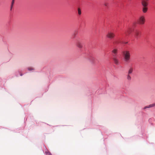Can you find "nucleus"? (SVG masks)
<instances>
[{"label": "nucleus", "instance_id": "obj_8", "mask_svg": "<svg viewBox=\"0 0 155 155\" xmlns=\"http://www.w3.org/2000/svg\"><path fill=\"white\" fill-rule=\"evenodd\" d=\"M131 29L130 28H129L126 31L125 33L126 34H129L131 32Z\"/></svg>", "mask_w": 155, "mask_h": 155}, {"label": "nucleus", "instance_id": "obj_19", "mask_svg": "<svg viewBox=\"0 0 155 155\" xmlns=\"http://www.w3.org/2000/svg\"><path fill=\"white\" fill-rule=\"evenodd\" d=\"M127 42H126L125 43V44H127Z\"/></svg>", "mask_w": 155, "mask_h": 155}, {"label": "nucleus", "instance_id": "obj_7", "mask_svg": "<svg viewBox=\"0 0 155 155\" xmlns=\"http://www.w3.org/2000/svg\"><path fill=\"white\" fill-rule=\"evenodd\" d=\"M142 5L144 6V7H146L147 5L148 4L144 0H143L142 2Z\"/></svg>", "mask_w": 155, "mask_h": 155}, {"label": "nucleus", "instance_id": "obj_10", "mask_svg": "<svg viewBox=\"0 0 155 155\" xmlns=\"http://www.w3.org/2000/svg\"><path fill=\"white\" fill-rule=\"evenodd\" d=\"M147 8H146V7H144L143 8V12L145 13L147 12Z\"/></svg>", "mask_w": 155, "mask_h": 155}, {"label": "nucleus", "instance_id": "obj_20", "mask_svg": "<svg viewBox=\"0 0 155 155\" xmlns=\"http://www.w3.org/2000/svg\"><path fill=\"white\" fill-rule=\"evenodd\" d=\"M20 75H21V76H22V74H21Z\"/></svg>", "mask_w": 155, "mask_h": 155}, {"label": "nucleus", "instance_id": "obj_4", "mask_svg": "<svg viewBox=\"0 0 155 155\" xmlns=\"http://www.w3.org/2000/svg\"><path fill=\"white\" fill-rule=\"evenodd\" d=\"M115 36V34L111 31L108 32L106 36L107 37L110 39H112L114 38Z\"/></svg>", "mask_w": 155, "mask_h": 155}, {"label": "nucleus", "instance_id": "obj_12", "mask_svg": "<svg viewBox=\"0 0 155 155\" xmlns=\"http://www.w3.org/2000/svg\"><path fill=\"white\" fill-rule=\"evenodd\" d=\"M78 14L81 15V12L80 9V8H78Z\"/></svg>", "mask_w": 155, "mask_h": 155}, {"label": "nucleus", "instance_id": "obj_17", "mask_svg": "<svg viewBox=\"0 0 155 155\" xmlns=\"http://www.w3.org/2000/svg\"><path fill=\"white\" fill-rule=\"evenodd\" d=\"M149 107V106H145L144 107L143 109H145L147 108H149V107Z\"/></svg>", "mask_w": 155, "mask_h": 155}, {"label": "nucleus", "instance_id": "obj_11", "mask_svg": "<svg viewBox=\"0 0 155 155\" xmlns=\"http://www.w3.org/2000/svg\"><path fill=\"white\" fill-rule=\"evenodd\" d=\"M155 106V103H154L149 105L148 107L150 108L151 107H154Z\"/></svg>", "mask_w": 155, "mask_h": 155}, {"label": "nucleus", "instance_id": "obj_15", "mask_svg": "<svg viewBox=\"0 0 155 155\" xmlns=\"http://www.w3.org/2000/svg\"><path fill=\"white\" fill-rule=\"evenodd\" d=\"M28 70L29 71H31L33 70L34 69H33V68H28Z\"/></svg>", "mask_w": 155, "mask_h": 155}, {"label": "nucleus", "instance_id": "obj_18", "mask_svg": "<svg viewBox=\"0 0 155 155\" xmlns=\"http://www.w3.org/2000/svg\"><path fill=\"white\" fill-rule=\"evenodd\" d=\"M48 155H51V154L50 153H48Z\"/></svg>", "mask_w": 155, "mask_h": 155}, {"label": "nucleus", "instance_id": "obj_13", "mask_svg": "<svg viewBox=\"0 0 155 155\" xmlns=\"http://www.w3.org/2000/svg\"><path fill=\"white\" fill-rule=\"evenodd\" d=\"M127 79L128 80H130L131 79V77L129 75V74H128L127 76Z\"/></svg>", "mask_w": 155, "mask_h": 155}, {"label": "nucleus", "instance_id": "obj_5", "mask_svg": "<svg viewBox=\"0 0 155 155\" xmlns=\"http://www.w3.org/2000/svg\"><path fill=\"white\" fill-rule=\"evenodd\" d=\"M77 46L79 48H82L83 47L82 43L80 41H78L76 44Z\"/></svg>", "mask_w": 155, "mask_h": 155}, {"label": "nucleus", "instance_id": "obj_3", "mask_svg": "<svg viewBox=\"0 0 155 155\" xmlns=\"http://www.w3.org/2000/svg\"><path fill=\"white\" fill-rule=\"evenodd\" d=\"M145 19L144 17L140 16L138 20V22L140 25H143L144 24Z\"/></svg>", "mask_w": 155, "mask_h": 155}, {"label": "nucleus", "instance_id": "obj_2", "mask_svg": "<svg viewBox=\"0 0 155 155\" xmlns=\"http://www.w3.org/2000/svg\"><path fill=\"white\" fill-rule=\"evenodd\" d=\"M123 54L124 55L125 61L127 62L129 61L130 59V53L129 51H126L123 52Z\"/></svg>", "mask_w": 155, "mask_h": 155}, {"label": "nucleus", "instance_id": "obj_6", "mask_svg": "<svg viewBox=\"0 0 155 155\" xmlns=\"http://www.w3.org/2000/svg\"><path fill=\"white\" fill-rule=\"evenodd\" d=\"M134 33V36L135 37L137 38H138L140 33V32L138 30H136Z\"/></svg>", "mask_w": 155, "mask_h": 155}, {"label": "nucleus", "instance_id": "obj_16", "mask_svg": "<svg viewBox=\"0 0 155 155\" xmlns=\"http://www.w3.org/2000/svg\"><path fill=\"white\" fill-rule=\"evenodd\" d=\"M108 5V3H107V2H105L104 3V5L105 6H107Z\"/></svg>", "mask_w": 155, "mask_h": 155}, {"label": "nucleus", "instance_id": "obj_14", "mask_svg": "<svg viewBox=\"0 0 155 155\" xmlns=\"http://www.w3.org/2000/svg\"><path fill=\"white\" fill-rule=\"evenodd\" d=\"M14 1H13V0H12V4H11V10H12V8L13 5L14 3Z\"/></svg>", "mask_w": 155, "mask_h": 155}, {"label": "nucleus", "instance_id": "obj_9", "mask_svg": "<svg viewBox=\"0 0 155 155\" xmlns=\"http://www.w3.org/2000/svg\"><path fill=\"white\" fill-rule=\"evenodd\" d=\"M133 71V68H130L129 69V70L128 71V74H130L131 73H132Z\"/></svg>", "mask_w": 155, "mask_h": 155}, {"label": "nucleus", "instance_id": "obj_1", "mask_svg": "<svg viewBox=\"0 0 155 155\" xmlns=\"http://www.w3.org/2000/svg\"><path fill=\"white\" fill-rule=\"evenodd\" d=\"M117 49H114L112 51V53H113L112 59L114 63L117 65H119V64L120 62L118 59L117 55Z\"/></svg>", "mask_w": 155, "mask_h": 155}]
</instances>
